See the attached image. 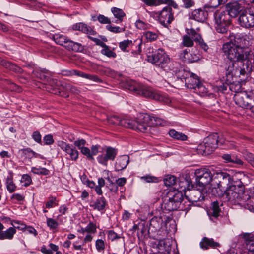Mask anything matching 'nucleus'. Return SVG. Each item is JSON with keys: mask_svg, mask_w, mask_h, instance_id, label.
I'll list each match as a JSON object with an SVG mask.
<instances>
[{"mask_svg": "<svg viewBox=\"0 0 254 254\" xmlns=\"http://www.w3.org/2000/svg\"><path fill=\"white\" fill-rule=\"evenodd\" d=\"M193 187L188 173H180L176 176V210L188 211L191 204L200 206L197 203L204 200V189L191 190Z\"/></svg>", "mask_w": 254, "mask_h": 254, "instance_id": "1", "label": "nucleus"}, {"mask_svg": "<svg viewBox=\"0 0 254 254\" xmlns=\"http://www.w3.org/2000/svg\"><path fill=\"white\" fill-rule=\"evenodd\" d=\"M233 42L223 44L222 50L230 61L244 60L248 57L250 51L248 48L251 45V36L245 34L237 33L233 36Z\"/></svg>", "mask_w": 254, "mask_h": 254, "instance_id": "2", "label": "nucleus"}, {"mask_svg": "<svg viewBox=\"0 0 254 254\" xmlns=\"http://www.w3.org/2000/svg\"><path fill=\"white\" fill-rule=\"evenodd\" d=\"M224 191L222 195L230 204L239 205L250 211L254 210L250 196L245 194V186L240 180L233 182Z\"/></svg>", "mask_w": 254, "mask_h": 254, "instance_id": "3", "label": "nucleus"}, {"mask_svg": "<svg viewBox=\"0 0 254 254\" xmlns=\"http://www.w3.org/2000/svg\"><path fill=\"white\" fill-rule=\"evenodd\" d=\"M158 119L157 117L148 114H140L138 120L122 119L118 116L113 115L108 119V121L113 125L122 126L137 131L144 132L148 127V122L153 121L157 122ZM156 124H161V123L156 122Z\"/></svg>", "mask_w": 254, "mask_h": 254, "instance_id": "4", "label": "nucleus"}, {"mask_svg": "<svg viewBox=\"0 0 254 254\" xmlns=\"http://www.w3.org/2000/svg\"><path fill=\"white\" fill-rule=\"evenodd\" d=\"M125 86L134 94L145 98L153 99L166 105H169L171 102L170 99L165 94L153 90L151 88L135 81H127L125 84Z\"/></svg>", "mask_w": 254, "mask_h": 254, "instance_id": "5", "label": "nucleus"}, {"mask_svg": "<svg viewBox=\"0 0 254 254\" xmlns=\"http://www.w3.org/2000/svg\"><path fill=\"white\" fill-rule=\"evenodd\" d=\"M233 180L230 175L225 172H216L214 174L213 182L214 185L216 184L217 188H214L212 189V192L215 194V191L218 196H220L222 194V192L225 190V188L228 187L231 185Z\"/></svg>", "mask_w": 254, "mask_h": 254, "instance_id": "6", "label": "nucleus"}, {"mask_svg": "<svg viewBox=\"0 0 254 254\" xmlns=\"http://www.w3.org/2000/svg\"><path fill=\"white\" fill-rule=\"evenodd\" d=\"M53 39L56 44L64 47L68 51L82 52L84 50V46L81 43L71 40L66 35L55 34L53 35Z\"/></svg>", "mask_w": 254, "mask_h": 254, "instance_id": "7", "label": "nucleus"}, {"mask_svg": "<svg viewBox=\"0 0 254 254\" xmlns=\"http://www.w3.org/2000/svg\"><path fill=\"white\" fill-rule=\"evenodd\" d=\"M148 61L155 64L156 66L167 69L173 70L169 65L170 64V58L164 52L162 49H158L153 51L151 55L147 56Z\"/></svg>", "mask_w": 254, "mask_h": 254, "instance_id": "8", "label": "nucleus"}, {"mask_svg": "<svg viewBox=\"0 0 254 254\" xmlns=\"http://www.w3.org/2000/svg\"><path fill=\"white\" fill-rule=\"evenodd\" d=\"M216 30L222 34L226 33L230 24V16L227 11L218 10L213 14Z\"/></svg>", "mask_w": 254, "mask_h": 254, "instance_id": "9", "label": "nucleus"}, {"mask_svg": "<svg viewBox=\"0 0 254 254\" xmlns=\"http://www.w3.org/2000/svg\"><path fill=\"white\" fill-rule=\"evenodd\" d=\"M249 55L250 53H248V57L245 58L244 60L231 61L232 67H228L226 73L227 77L230 75L231 73L233 74V71L235 69L239 70L241 74L251 72L253 67Z\"/></svg>", "mask_w": 254, "mask_h": 254, "instance_id": "10", "label": "nucleus"}, {"mask_svg": "<svg viewBox=\"0 0 254 254\" xmlns=\"http://www.w3.org/2000/svg\"><path fill=\"white\" fill-rule=\"evenodd\" d=\"M195 182L197 187L204 189L205 186L213 181L214 174L211 171L206 168H200L197 169L194 171Z\"/></svg>", "mask_w": 254, "mask_h": 254, "instance_id": "11", "label": "nucleus"}, {"mask_svg": "<svg viewBox=\"0 0 254 254\" xmlns=\"http://www.w3.org/2000/svg\"><path fill=\"white\" fill-rule=\"evenodd\" d=\"M218 138L217 133L209 135L204 139L203 143L198 146V152L200 153V151H202L205 155L211 153L218 147Z\"/></svg>", "mask_w": 254, "mask_h": 254, "instance_id": "12", "label": "nucleus"}, {"mask_svg": "<svg viewBox=\"0 0 254 254\" xmlns=\"http://www.w3.org/2000/svg\"><path fill=\"white\" fill-rule=\"evenodd\" d=\"M239 22L240 25L245 28L254 26V0H253L251 5L241 12Z\"/></svg>", "mask_w": 254, "mask_h": 254, "instance_id": "13", "label": "nucleus"}, {"mask_svg": "<svg viewBox=\"0 0 254 254\" xmlns=\"http://www.w3.org/2000/svg\"><path fill=\"white\" fill-rule=\"evenodd\" d=\"M178 80L183 81L185 80V84L187 88L194 89L199 83L200 80L198 76L196 74L185 71L184 70H179L177 75Z\"/></svg>", "mask_w": 254, "mask_h": 254, "instance_id": "14", "label": "nucleus"}, {"mask_svg": "<svg viewBox=\"0 0 254 254\" xmlns=\"http://www.w3.org/2000/svg\"><path fill=\"white\" fill-rule=\"evenodd\" d=\"M102 153L99 154L97 157L98 162L103 165L107 166L108 161H113L118 152V149L111 146H104L102 147Z\"/></svg>", "mask_w": 254, "mask_h": 254, "instance_id": "15", "label": "nucleus"}, {"mask_svg": "<svg viewBox=\"0 0 254 254\" xmlns=\"http://www.w3.org/2000/svg\"><path fill=\"white\" fill-rule=\"evenodd\" d=\"M158 20L162 25L168 28L169 24L174 20L172 6L167 5L164 7L159 13Z\"/></svg>", "mask_w": 254, "mask_h": 254, "instance_id": "16", "label": "nucleus"}, {"mask_svg": "<svg viewBox=\"0 0 254 254\" xmlns=\"http://www.w3.org/2000/svg\"><path fill=\"white\" fill-rule=\"evenodd\" d=\"M57 145L66 153V154L69 155L70 159L71 160L76 161L78 158L79 152L72 145L63 141H58Z\"/></svg>", "mask_w": 254, "mask_h": 254, "instance_id": "17", "label": "nucleus"}, {"mask_svg": "<svg viewBox=\"0 0 254 254\" xmlns=\"http://www.w3.org/2000/svg\"><path fill=\"white\" fill-rule=\"evenodd\" d=\"M72 28L74 31H79L84 34H87L88 38L90 40L91 38H94L91 35L97 34L94 27H91L83 22H79L73 24Z\"/></svg>", "mask_w": 254, "mask_h": 254, "instance_id": "18", "label": "nucleus"}, {"mask_svg": "<svg viewBox=\"0 0 254 254\" xmlns=\"http://www.w3.org/2000/svg\"><path fill=\"white\" fill-rule=\"evenodd\" d=\"M90 40L95 43L97 45L103 48L101 50V53L110 58H115L117 57L116 53L110 49L109 46L103 42L100 39L96 38H91Z\"/></svg>", "mask_w": 254, "mask_h": 254, "instance_id": "19", "label": "nucleus"}, {"mask_svg": "<svg viewBox=\"0 0 254 254\" xmlns=\"http://www.w3.org/2000/svg\"><path fill=\"white\" fill-rule=\"evenodd\" d=\"M136 44L138 46L137 52L140 54L141 52V46L142 44V39H137L133 42L131 40H125L119 43V46L122 51L124 52H129V47L132 48L134 44Z\"/></svg>", "mask_w": 254, "mask_h": 254, "instance_id": "20", "label": "nucleus"}, {"mask_svg": "<svg viewBox=\"0 0 254 254\" xmlns=\"http://www.w3.org/2000/svg\"><path fill=\"white\" fill-rule=\"evenodd\" d=\"M32 75L34 77L47 83H50L53 80L52 78L51 73L45 69L34 70Z\"/></svg>", "mask_w": 254, "mask_h": 254, "instance_id": "21", "label": "nucleus"}, {"mask_svg": "<svg viewBox=\"0 0 254 254\" xmlns=\"http://www.w3.org/2000/svg\"><path fill=\"white\" fill-rule=\"evenodd\" d=\"M100 145H92L91 149L87 147H84L80 150L81 153L85 156L89 160H94V156L96 155L100 151Z\"/></svg>", "mask_w": 254, "mask_h": 254, "instance_id": "22", "label": "nucleus"}, {"mask_svg": "<svg viewBox=\"0 0 254 254\" xmlns=\"http://www.w3.org/2000/svg\"><path fill=\"white\" fill-rule=\"evenodd\" d=\"M242 6L239 3L235 2L228 4L226 6V10L228 15L231 17H236L242 10Z\"/></svg>", "mask_w": 254, "mask_h": 254, "instance_id": "23", "label": "nucleus"}, {"mask_svg": "<svg viewBox=\"0 0 254 254\" xmlns=\"http://www.w3.org/2000/svg\"><path fill=\"white\" fill-rule=\"evenodd\" d=\"M204 8L205 9V10L201 8L193 10L191 13V17L197 21L204 22L207 18L208 15L207 11L210 10V9H206L204 7Z\"/></svg>", "mask_w": 254, "mask_h": 254, "instance_id": "24", "label": "nucleus"}, {"mask_svg": "<svg viewBox=\"0 0 254 254\" xmlns=\"http://www.w3.org/2000/svg\"><path fill=\"white\" fill-rule=\"evenodd\" d=\"M234 100L237 105L242 108H248L250 103L248 100L250 99L246 94L238 93L235 95Z\"/></svg>", "mask_w": 254, "mask_h": 254, "instance_id": "25", "label": "nucleus"}, {"mask_svg": "<svg viewBox=\"0 0 254 254\" xmlns=\"http://www.w3.org/2000/svg\"><path fill=\"white\" fill-rule=\"evenodd\" d=\"M0 64L4 67L15 73L18 74L24 73V70L20 67L11 62L5 60H1L0 61Z\"/></svg>", "mask_w": 254, "mask_h": 254, "instance_id": "26", "label": "nucleus"}, {"mask_svg": "<svg viewBox=\"0 0 254 254\" xmlns=\"http://www.w3.org/2000/svg\"><path fill=\"white\" fill-rule=\"evenodd\" d=\"M180 58L185 62L193 63L199 60L200 55L198 54L189 53L187 50H185L183 53L180 54Z\"/></svg>", "mask_w": 254, "mask_h": 254, "instance_id": "27", "label": "nucleus"}, {"mask_svg": "<svg viewBox=\"0 0 254 254\" xmlns=\"http://www.w3.org/2000/svg\"><path fill=\"white\" fill-rule=\"evenodd\" d=\"M240 236L245 240L246 247L248 251L254 253V234L244 233L241 234Z\"/></svg>", "mask_w": 254, "mask_h": 254, "instance_id": "28", "label": "nucleus"}, {"mask_svg": "<svg viewBox=\"0 0 254 254\" xmlns=\"http://www.w3.org/2000/svg\"><path fill=\"white\" fill-rule=\"evenodd\" d=\"M171 243L169 239L160 240L158 241L157 247L159 251L165 252L166 254H171Z\"/></svg>", "mask_w": 254, "mask_h": 254, "instance_id": "29", "label": "nucleus"}, {"mask_svg": "<svg viewBox=\"0 0 254 254\" xmlns=\"http://www.w3.org/2000/svg\"><path fill=\"white\" fill-rule=\"evenodd\" d=\"M164 184L167 187V192L175 193V176L167 175L163 179Z\"/></svg>", "mask_w": 254, "mask_h": 254, "instance_id": "30", "label": "nucleus"}, {"mask_svg": "<svg viewBox=\"0 0 254 254\" xmlns=\"http://www.w3.org/2000/svg\"><path fill=\"white\" fill-rule=\"evenodd\" d=\"M222 158L226 163H232L239 166L243 165V161L235 154H224Z\"/></svg>", "mask_w": 254, "mask_h": 254, "instance_id": "31", "label": "nucleus"}, {"mask_svg": "<svg viewBox=\"0 0 254 254\" xmlns=\"http://www.w3.org/2000/svg\"><path fill=\"white\" fill-rule=\"evenodd\" d=\"M166 198H168L167 201L164 203V208L168 211L175 210V193L167 192Z\"/></svg>", "mask_w": 254, "mask_h": 254, "instance_id": "32", "label": "nucleus"}, {"mask_svg": "<svg viewBox=\"0 0 254 254\" xmlns=\"http://www.w3.org/2000/svg\"><path fill=\"white\" fill-rule=\"evenodd\" d=\"M129 162V158L126 156H123L119 158L115 164V168L116 171H121L126 168Z\"/></svg>", "mask_w": 254, "mask_h": 254, "instance_id": "33", "label": "nucleus"}, {"mask_svg": "<svg viewBox=\"0 0 254 254\" xmlns=\"http://www.w3.org/2000/svg\"><path fill=\"white\" fill-rule=\"evenodd\" d=\"M200 246L203 249H207L209 247L214 248L219 247V244L215 242L213 239L204 237L200 243Z\"/></svg>", "mask_w": 254, "mask_h": 254, "instance_id": "34", "label": "nucleus"}, {"mask_svg": "<svg viewBox=\"0 0 254 254\" xmlns=\"http://www.w3.org/2000/svg\"><path fill=\"white\" fill-rule=\"evenodd\" d=\"M107 204V202L106 199L103 196H102L98 197L93 204L90 205V206L95 210L101 211L105 209Z\"/></svg>", "mask_w": 254, "mask_h": 254, "instance_id": "35", "label": "nucleus"}, {"mask_svg": "<svg viewBox=\"0 0 254 254\" xmlns=\"http://www.w3.org/2000/svg\"><path fill=\"white\" fill-rule=\"evenodd\" d=\"M220 211L219 203L217 201H216L212 203L211 207L207 211V214L210 218L211 217L217 218L219 216Z\"/></svg>", "mask_w": 254, "mask_h": 254, "instance_id": "36", "label": "nucleus"}, {"mask_svg": "<svg viewBox=\"0 0 254 254\" xmlns=\"http://www.w3.org/2000/svg\"><path fill=\"white\" fill-rule=\"evenodd\" d=\"M57 248L58 245L52 243H49L47 245H43L39 250L43 254H54L55 251L57 250Z\"/></svg>", "mask_w": 254, "mask_h": 254, "instance_id": "37", "label": "nucleus"}, {"mask_svg": "<svg viewBox=\"0 0 254 254\" xmlns=\"http://www.w3.org/2000/svg\"><path fill=\"white\" fill-rule=\"evenodd\" d=\"M111 11L114 17L117 19L114 21L112 20L113 22L119 23L123 21V18L126 16V14L122 9L117 7H112L111 8Z\"/></svg>", "mask_w": 254, "mask_h": 254, "instance_id": "38", "label": "nucleus"}, {"mask_svg": "<svg viewBox=\"0 0 254 254\" xmlns=\"http://www.w3.org/2000/svg\"><path fill=\"white\" fill-rule=\"evenodd\" d=\"M16 232L15 228L9 227L5 231H2L0 234V240L8 239L11 240L13 238L14 235Z\"/></svg>", "mask_w": 254, "mask_h": 254, "instance_id": "39", "label": "nucleus"}, {"mask_svg": "<svg viewBox=\"0 0 254 254\" xmlns=\"http://www.w3.org/2000/svg\"><path fill=\"white\" fill-rule=\"evenodd\" d=\"M19 152L21 153L22 156L25 158L32 159L33 158H37L40 156L39 154L28 147L20 149Z\"/></svg>", "mask_w": 254, "mask_h": 254, "instance_id": "40", "label": "nucleus"}, {"mask_svg": "<svg viewBox=\"0 0 254 254\" xmlns=\"http://www.w3.org/2000/svg\"><path fill=\"white\" fill-rule=\"evenodd\" d=\"M6 188L10 193H12L15 191L16 186L13 182L12 172L10 173V176H8L6 181Z\"/></svg>", "mask_w": 254, "mask_h": 254, "instance_id": "41", "label": "nucleus"}, {"mask_svg": "<svg viewBox=\"0 0 254 254\" xmlns=\"http://www.w3.org/2000/svg\"><path fill=\"white\" fill-rule=\"evenodd\" d=\"M227 1V0H211L209 3L204 5V7L207 9L211 8L215 9L219 5L224 4Z\"/></svg>", "mask_w": 254, "mask_h": 254, "instance_id": "42", "label": "nucleus"}, {"mask_svg": "<svg viewBox=\"0 0 254 254\" xmlns=\"http://www.w3.org/2000/svg\"><path fill=\"white\" fill-rule=\"evenodd\" d=\"M31 172L34 174L39 175H48L50 174V171L44 167L37 168L35 167H32L31 168Z\"/></svg>", "mask_w": 254, "mask_h": 254, "instance_id": "43", "label": "nucleus"}, {"mask_svg": "<svg viewBox=\"0 0 254 254\" xmlns=\"http://www.w3.org/2000/svg\"><path fill=\"white\" fill-rule=\"evenodd\" d=\"M49 91L54 94L58 95L65 98L69 97V95L67 92L62 91L60 88L57 87H51Z\"/></svg>", "mask_w": 254, "mask_h": 254, "instance_id": "44", "label": "nucleus"}, {"mask_svg": "<svg viewBox=\"0 0 254 254\" xmlns=\"http://www.w3.org/2000/svg\"><path fill=\"white\" fill-rule=\"evenodd\" d=\"M49 200L45 204V207L50 209L58 205V200L56 197L51 196L48 198Z\"/></svg>", "mask_w": 254, "mask_h": 254, "instance_id": "45", "label": "nucleus"}, {"mask_svg": "<svg viewBox=\"0 0 254 254\" xmlns=\"http://www.w3.org/2000/svg\"><path fill=\"white\" fill-rule=\"evenodd\" d=\"M135 25L136 28L141 30H145L149 29L151 25L146 23L140 19H138L136 21Z\"/></svg>", "mask_w": 254, "mask_h": 254, "instance_id": "46", "label": "nucleus"}, {"mask_svg": "<svg viewBox=\"0 0 254 254\" xmlns=\"http://www.w3.org/2000/svg\"><path fill=\"white\" fill-rule=\"evenodd\" d=\"M46 223L47 226L51 230L56 229L59 226L58 222L53 218L46 217Z\"/></svg>", "mask_w": 254, "mask_h": 254, "instance_id": "47", "label": "nucleus"}, {"mask_svg": "<svg viewBox=\"0 0 254 254\" xmlns=\"http://www.w3.org/2000/svg\"><path fill=\"white\" fill-rule=\"evenodd\" d=\"M188 34L191 36L193 41H194L198 43L202 39L201 35L193 29H190V32H188Z\"/></svg>", "mask_w": 254, "mask_h": 254, "instance_id": "48", "label": "nucleus"}, {"mask_svg": "<svg viewBox=\"0 0 254 254\" xmlns=\"http://www.w3.org/2000/svg\"><path fill=\"white\" fill-rule=\"evenodd\" d=\"M183 45L186 47H192L193 45V41L189 34L185 35L183 37Z\"/></svg>", "mask_w": 254, "mask_h": 254, "instance_id": "49", "label": "nucleus"}, {"mask_svg": "<svg viewBox=\"0 0 254 254\" xmlns=\"http://www.w3.org/2000/svg\"><path fill=\"white\" fill-rule=\"evenodd\" d=\"M143 35L150 42L156 40L158 37V35L156 33L149 31L144 32Z\"/></svg>", "mask_w": 254, "mask_h": 254, "instance_id": "50", "label": "nucleus"}, {"mask_svg": "<svg viewBox=\"0 0 254 254\" xmlns=\"http://www.w3.org/2000/svg\"><path fill=\"white\" fill-rule=\"evenodd\" d=\"M105 242L101 239H98L95 242V247L98 252H102L105 249Z\"/></svg>", "mask_w": 254, "mask_h": 254, "instance_id": "51", "label": "nucleus"}, {"mask_svg": "<svg viewBox=\"0 0 254 254\" xmlns=\"http://www.w3.org/2000/svg\"><path fill=\"white\" fill-rule=\"evenodd\" d=\"M127 183V179L125 177L118 178L116 180V184L118 187H121L120 188V192L123 193L125 191V189L123 188V187Z\"/></svg>", "mask_w": 254, "mask_h": 254, "instance_id": "52", "label": "nucleus"}, {"mask_svg": "<svg viewBox=\"0 0 254 254\" xmlns=\"http://www.w3.org/2000/svg\"><path fill=\"white\" fill-rule=\"evenodd\" d=\"M97 226L96 224L90 221L87 226L85 227V231L88 233L94 234L96 232Z\"/></svg>", "mask_w": 254, "mask_h": 254, "instance_id": "53", "label": "nucleus"}, {"mask_svg": "<svg viewBox=\"0 0 254 254\" xmlns=\"http://www.w3.org/2000/svg\"><path fill=\"white\" fill-rule=\"evenodd\" d=\"M43 145H52L54 142L53 136L52 134H47L43 137Z\"/></svg>", "mask_w": 254, "mask_h": 254, "instance_id": "54", "label": "nucleus"}, {"mask_svg": "<svg viewBox=\"0 0 254 254\" xmlns=\"http://www.w3.org/2000/svg\"><path fill=\"white\" fill-rule=\"evenodd\" d=\"M106 28L108 31L115 33H119L125 31V28H120L119 26H112L110 25H107Z\"/></svg>", "mask_w": 254, "mask_h": 254, "instance_id": "55", "label": "nucleus"}, {"mask_svg": "<svg viewBox=\"0 0 254 254\" xmlns=\"http://www.w3.org/2000/svg\"><path fill=\"white\" fill-rule=\"evenodd\" d=\"M32 139L37 143L42 145V135L39 131H35L32 134Z\"/></svg>", "mask_w": 254, "mask_h": 254, "instance_id": "56", "label": "nucleus"}, {"mask_svg": "<svg viewBox=\"0 0 254 254\" xmlns=\"http://www.w3.org/2000/svg\"><path fill=\"white\" fill-rule=\"evenodd\" d=\"M21 182L24 183L25 187H28L32 183V179L29 175L24 174L22 176Z\"/></svg>", "mask_w": 254, "mask_h": 254, "instance_id": "57", "label": "nucleus"}, {"mask_svg": "<svg viewBox=\"0 0 254 254\" xmlns=\"http://www.w3.org/2000/svg\"><path fill=\"white\" fill-rule=\"evenodd\" d=\"M140 178L142 180L147 183H156L158 181L157 178L149 175L142 176Z\"/></svg>", "mask_w": 254, "mask_h": 254, "instance_id": "58", "label": "nucleus"}, {"mask_svg": "<svg viewBox=\"0 0 254 254\" xmlns=\"http://www.w3.org/2000/svg\"><path fill=\"white\" fill-rule=\"evenodd\" d=\"M107 233L108 234V239L111 240L112 241H114L121 238L119 235H118L114 230H112L107 231Z\"/></svg>", "mask_w": 254, "mask_h": 254, "instance_id": "59", "label": "nucleus"}, {"mask_svg": "<svg viewBox=\"0 0 254 254\" xmlns=\"http://www.w3.org/2000/svg\"><path fill=\"white\" fill-rule=\"evenodd\" d=\"M194 90H195L196 92H199L200 94L202 95H204L207 93V89L200 82L198 84L197 87H196V88Z\"/></svg>", "mask_w": 254, "mask_h": 254, "instance_id": "60", "label": "nucleus"}, {"mask_svg": "<svg viewBox=\"0 0 254 254\" xmlns=\"http://www.w3.org/2000/svg\"><path fill=\"white\" fill-rule=\"evenodd\" d=\"M147 226L145 224V223H139V228L138 230L140 231V232H138L137 236L138 237L140 238V235L142 236L145 235V233L147 231Z\"/></svg>", "mask_w": 254, "mask_h": 254, "instance_id": "61", "label": "nucleus"}, {"mask_svg": "<svg viewBox=\"0 0 254 254\" xmlns=\"http://www.w3.org/2000/svg\"><path fill=\"white\" fill-rule=\"evenodd\" d=\"M97 19H98L99 22L102 24H110L111 23V21L109 18L102 14H99L98 16Z\"/></svg>", "mask_w": 254, "mask_h": 254, "instance_id": "62", "label": "nucleus"}, {"mask_svg": "<svg viewBox=\"0 0 254 254\" xmlns=\"http://www.w3.org/2000/svg\"><path fill=\"white\" fill-rule=\"evenodd\" d=\"M65 89L66 91H69L74 94H78L79 90L76 86H73L70 84H66Z\"/></svg>", "mask_w": 254, "mask_h": 254, "instance_id": "63", "label": "nucleus"}, {"mask_svg": "<svg viewBox=\"0 0 254 254\" xmlns=\"http://www.w3.org/2000/svg\"><path fill=\"white\" fill-rule=\"evenodd\" d=\"M175 138L176 140H180L182 141H186L188 139V136L187 135L181 132L176 131L175 132Z\"/></svg>", "mask_w": 254, "mask_h": 254, "instance_id": "64", "label": "nucleus"}]
</instances>
